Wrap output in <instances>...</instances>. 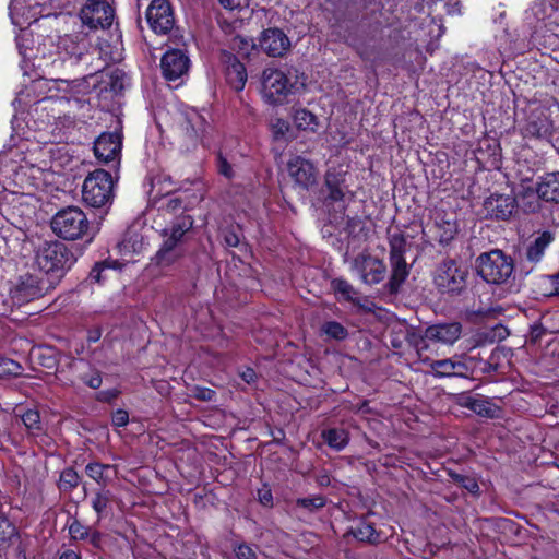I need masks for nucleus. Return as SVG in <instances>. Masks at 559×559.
<instances>
[{
  "label": "nucleus",
  "mask_w": 559,
  "mask_h": 559,
  "mask_svg": "<svg viewBox=\"0 0 559 559\" xmlns=\"http://www.w3.org/2000/svg\"><path fill=\"white\" fill-rule=\"evenodd\" d=\"M183 255L181 246H174V242H163L155 255V263L162 269L175 264Z\"/></svg>",
  "instance_id": "27"
},
{
  "label": "nucleus",
  "mask_w": 559,
  "mask_h": 559,
  "mask_svg": "<svg viewBox=\"0 0 559 559\" xmlns=\"http://www.w3.org/2000/svg\"><path fill=\"white\" fill-rule=\"evenodd\" d=\"M35 261L38 269L55 282L62 277L74 260L66 245L56 240L43 243L36 252Z\"/></svg>",
  "instance_id": "3"
},
{
  "label": "nucleus",
  "mask_w": 559,
  "mask_h": 559,
  "mask_svg": "<svg viewBox=\"0 0 559 559\" xmlns=\"http://www.w3.org/2000/svg\"><path fill=\"white\" fill-rule=\"evenodd\" d=\"M324 441L334 450L341 451L348 443V433L344 429L332 428L322 432Z\"/></svg>",
  "instance_id": "32"
},
{
  "label": "nucleus",
  "mask_w": 559,
  "mask_h": 559,
  "mask_svg": "<svg viewBox=\"0 0 559 559\" xmlns=\"http://www.w3.org/2000/svg\"><path fill=\"white\" fill-rule=\"evenodd\" d=\"M548 281L552 286L550 295H559V272L555 275L549 276Z\"/></svg>",
  "instance_id": "57"
},
{
  "label": "nucleus",
  "mask_w": 559,
  "mask_h": 559,
  "mask_svg": "<svg viewBox=\"0 0 559 559\" xmlns=\"http://www.w3.org/2000/svg\"><path fill=\"white\" fill-rule=\"evenodd\" d=\"M287 171L294 182L301 189L308 190L317 183L318 171L307 158L294 155L287 162Z\"/></svg>",
  "instance_id": "16"
},
{
  "label": "nucleus",
  "mask_w": 559,
  "mask_h": 559,
  "mask_svg": "<svg viewBox=\"0 0 559 559\" xmlns=\"http://www.w3.org/2000/svg\"><path fill=\"white\" fill-rule=\"evenodd\" d=\"M389 242L390 263L392 269L390 287L391 290L396 292L409 274V267L404 258L406 239L401 233H393L390 235Z\"/></svg>",
  "instance_id": "12"
},
{
  "label": "nucleus",
  "mask_w": 559,
  "mask_h": 559,
  "mask_svg": "<svg viewBox=\"0 0 559 559\" xmlns=\"http://www.w3.org/2000/svg\"><path fill=\"white\" fill-rule=\"evenodd\" d=\"M269 127L274 141H286L289 139L292 127L287 120L274 117L270 120Z\"/></svg>",
  "instance_id": "33"
},
{
  "label": "nucleus",
  "mask_w": 559,
  "mask_h": 559,
  "mask_svg": "<svg viewBox=\"0 0 559 559\" xmlns=\"http://www.w3.org/2000/svg\"><path fill=\"white\" fill-rule=\"evenodd\" d=\"M87 538H90L91 543L94 546H98L100 535H99V533L94 532V533L90 534V536Z\"/></svg>",
  "instance_id": "63"
},
{
  "label": "nucleus",
  "mask_w": 559,
  "mask_h": 559,
  "mask_svg": "<svg viewBox=\"0 0 559 559\" xmlns=\"http://www.w3.org/2000/svg\"><path fill=\"white\" fill-rule=\"evenodd\" d=\"M79 17L88 32H106L114 25L115 10L109 0H87L81 8Z\"/></svg>",
  "instance_id": "7"
},
{
  "label": "nucleus",
  "mask_w": 559,
  "mask_h": 559,
  "mask_svg": "<svg viewBox=\"0 0 559 559\" xmlns=\"http://www.w3.org/2000/svg\"><path fill=\"white\" fill-rule=\"evenodd\" d=\"M224 62L226 63V78L231 87L236 91H242L247 83L246 67L237 59V57L224 53Z\"/></svg>",
  "instance_id": "23"
},
{
  "label": "nucleus",
  "mask_w": 559,
  "mask_h": 559,
  "mask_svg": "<svg viewBox=\"0 0 559 559\" xmlns=\"http://www.w3.org/2000/svg\"><path fill=\"white\" fill-rule=\"evenodd\" d=\"M129 247H132L133 251L138 252L143 248V241L142 239L138 241V236H135L134 239L133 237H130L129 239L123 240V242L119 245V250L121 252L128 250Z\"/></svg>",
  "instance_id": "51"
},
{
  "label": "nucleus",
  "mask_w": 559,
  "mask_h": 559,
  "mask_svg": "<svg viewBox=\"0 0 559 559\" xmlns=\"http://www.w3.org/2000/svg\"><path fill=\"white\" fill-rule=\"evenodd\" d=\"M109 499L110 495L108 491H100L95 495L92 500V507L98 515H100L106 510Z\"/></svg>",
  "instance_id": "46"
},
{
  "label": "nucleus",
  "mask_w": 559,
  "mask_h": 559,
  "mask_svg": "<svg viewBox=\"0 0 559 559\" xmlns=\"http://www.w3.org/2000/svg\"><path fill=\"white\" fill-rule=\"evenodd\" d=\"M307 78L297 69L287 72L266 68L261 74V96L270 105H283L286 98L306 88Z\"/></svg>",
  "instance_id": "2"
},
{
  "label": "nucleus",
  "mask_w": 559,
  "mask_h": 559,
  "mask_svg": "<svg viewBox=\"0 0 559 559\" xmlns=\"http://www.w3.org/2000/svg\"><path fill=\"white\" fill-rule=\"evenodd\" d=\"M114 178L108 171L95 169L83 181L82 200L94 209L107 207L114 200Z\"/></svg>",
  "instance_id": "4"
},
{
  "label": "nucleus",
  "mask_w": 559,
  "mask_h": 559,
  "mask_svg": "<svg viewBox=\"0 0 559 559\" xmlns=\"http://www.w3.org/2000/svg\"><path fill=\"white\" fill-rule=\"evenodd\" d=\"M110 468L109 465L100 464V463H90L86 465V474L92 479H94L97 483H105L106 476L105 472H107Z\"/></svg>",
  "instance_id": "39"
},
{
  "label": "nucleus",
  "mask_w": 559,
  "mask_h": 559,
  "mask_svg": "<svg viewBox=\"0 0 559 559\" xmlns=\"http://www.w3.org/2000/svg\"><path fill=\"white\" fill-rule=\"evenodd\" d=\"M102 337V330L96 328L95 330H91L87 335V340L91 343L97 342Z\"/></svg>",
  "instance_id": "60"
},
{
  "label": "nucleus",
  "mask_w": 559,
  "mask_h": 559,
  "mask_svg": "<svg viewBox=\"0 0 559 559\" xmlns=\"http://www.w3.org/2000/svg\"><path fill=\"white\" fill-rule=\"evenodd\" d=\"M297 506L309 511H316L325 506V499L321 496L301 498L297 500Z\"/></svg>",
  "instance_id": "42"
},
{
  "label": "nucleus",
  "mask_w": 559,
  "mask_h": 559,
  "mask_svg": "<svg viewBox=\"0 0 559 559\" xmlns=\"http://www.w3.org/2000/svg\"><path fill=\"white\" fill-rule=\"evenodd\" d=\"M17 48L24 60L36 57L34 52V37H17Z\"/></svg>",
  "instance_id": "41"
},
{
  "label": "nucleus",
  "mask_w": 559,
  "mask_h": 559,
  "mask_svg": "<svg viewBox=\"0 0 559 559\" xmlns=\"http://www.w3.org/2000/svg\"><path fill=\"white\" fill-rule=\"evenodd\" d=\"M99 58L105 64L116 63L123 59V43L121 37H99L97 44Z\"/></svg>",
  "instance_id": "22"
},
{
  "label": "nucleus",
  "mask_w": 559,
  "mask_h": 559,
  "mask_svg": "<svg viewBox=\"0 0 559 559\" xmlns=\"http://www.w3.org/2000/svg\"><path fill=\"white\" fill-rule=\"evenodd\" d=\"M293 121L297 129L308 132H317L319 128L318 117L306 108H297L293 112Z\"/></svg>",
  "instance_id": "28"
},
{
  "label": "nucleus",
  "mask_w": 559,
  "mask_h": 559,
  "mask_svg": "<svg viewBox=\"0 0 559 559\" xmlns=\"http://www.w3.org/2000/svg\"><path fill=\"white\" fill-rule=\"evenodd\" d=\"M353 535L355 538L361 542L376 543L379 540V534L372 526V524L368 522H360L357 527L353 531Z\"/></svg>",
  "instance_id": "35"
},
{
  "label": "nucleus",
  "mask_w": 559,
  "mask_h": 559,
  "mask_svg": "<svg viewBox=\"0 0 559 559\" xmlns=\"http://www.w3.org/2000/svg\"><path fill=\"white\" fill-rule=\"evenodd\" d=\"M240 376H241L242 380L248 384L253 383L257 379V373L251 368H247L245 371L241 372Z\"/></svg>",
  "instance_id": "56"
},
{
  "label": "nucleus",
  "mask_w": 559,
  "mask_h": 559,
  "mask_svg": "<svg viewBox=\"0 0 559 559\" xmlns=\"http://www.w3.org/2000/svg\"><path fill=\"white\" fill-rule=\"evenodd\" d=\"M233 47L237 49L239 57L248 59L254 58L261 52L257 37H234Z\"/></svg>",
  "instance_id": "29"
},
{
  "label": "nucleus",
  "mask_w": 559,
  "mask_h": 559,
  "mask_svg": "<svg viewBox=\"0 0 559 559\" xmlns=\"http://www.w3.org/2000/svg\"><path fill=\"white\" fill-rule=\"evenodd\" d=\"M189 67V57L180 49L167 50L160 60L163 76L168 82L176 81L187 74Z\"/></svg>",
  "instance_id": "18"
},
{
  "label": "nucleus",
  "mask_w": 559,
  "mask_h": 559,
  "mask_svg": "<svg viewBox=\"0 0 559 559\" xmlns=\"http://www.w3.org/2000/svg\"><path fill=\"white\" fill-rule=\"evenodd\" d=\"M218 2L228 10H235L241 5V0H218Z\"/></svg>",
  "instance_id": "58"
},
{
  "label": "nucleus",
  "mask_w": 559,
  "mask_h": 559,
  "mask_svg": "<svg viewBox=\"0 0 559 559\" xmlns=\"http://www.w3.org/2000/svg\"><path fill=\"white\" fill-rule=\"evenodd\" d=\"M473 412L485 417H495L497 408L488 401L483 399L473 400L469 404Z\"/></svg>",
  "instance_id": "38"
},
{
  "label": "nucleus",
  "mask_w": 559,
  "mask_h": 559,
  "mask_svg": "<svg viewBox=\"0 0 559 559\" xmlns=\"http://www.w3.org/2000/svg\"><path fill=\"white\" fill-rule=\"evenodd\" d=\"M53 285L50 278L39 277L35 274H25L20 277L13 294L20 302H28L44 296Z\"/></svg>",
  "instance_id": "13"
},
{
  "label": "nucleus",
  "mask_w": 559,
  "mask_h": 559,
  "mask_svg": "<svg viewBox=\"0 0 559 559\" xmlns=\"http://www.w3.org/2000/svg\"><path fill=\"white\" fill-rule=\"evenodd\" d=\"M122 133L120 131L104 132L94 142V154L98 162L117 165L120 162Z\"/></svg>",
  "instance_id": "14"
},
{
  "label": "nucleus",
  "mask_w": 559,
  "mask_h": 559,
  "mask_svg": "<svg viewBox=\"0 0 559 559\" xmlns=\"http://www.w3.org/2000/svg\"><path fill=\"white\" fill-rule=\"evenodd\" d=\"M321 331L328 337L342 341L348 335L347 330L336 321H328L321 326Z\"/></svg>",
  "instance_id": "36"
},
{
  "label": "nucleus",
  "mask_w": 559,
  "mask_h": 559,
  "mask_svg": "<svg viewBox=\"0 0 559 559\" xmlns=\"http://www.w3.org/2000/svg\"><path fill=\"white\" fill-rule=\"evenodd\" d=\"M21 366L12 359H0V378L8 376H19Z\"/></svg>",
  "instance_id": "44"
},
{
  "label": "nucleus",
  "mask_w": 559,
  "mask_h": 559,
  "mask_svg": "<svg viewBox=\"0 0 559 559\" xmlns=\"http://www.w3.org/2000/svg\"><path fill=\"white\" fill-rule=\"evenodd\" d=\"M261 51L269 57H282L289 50L292 43L289 37H257Z\"/></svg>",
  "instance_id": "25"
},
{
  "label": "nucleus",
  "mask_w": 559,
  "mask_h": 559,
  "mask_svg": "<svg viewBox=\"0 0 559 559\" xmlns=\"http://www.w3.org/2000/svg\"><path fill=\"white\" fill-rule=\"evenodd\" d=\"M258 498H259V501L265 506V507H270L272 506V502H273V496H272V492H271V489L267 488L266 486L259 489L258 491Z\"/></svg>",
  "instance_id": "52"
},
{
  "label": "nucleus",
  "mask_w": 559,
  "mask_h": 559,
  "mask_svg": "<svg viewBox=\"0 0 559 559\" xmlns=\"http://www.w3.org/2000/svg\"><path fill=\"white\" fill-rule=\"evenodd\" d=\"M80 477L73 468L62 471L59 478V488L63 491H70L79 485Z\"/></svg>",
  "instance_id": "37"
},
{
  "label": "nucleus",
  "mask_w": 559,
  "mask_h": 559,
  "mask_svg": "<svg viewBox=\"0 0 559 559\" xmlns=\"http://www.w3.org/2000/svg\"><path fill=\"white\" fill-rule=\"evenodd\" d=\"M146 19L151 29L159 35H166L174 27L171 7L166 0H153L146 10Z\"/></svg>",
  "instance_id": "15"
},
{
  "label": "nucleus",
  "mask_w": 559,
  "mask_h": 559,
  "mask_svg": "<svg viewBox=\"0 0 559 559\" xmlns=\"http://www.w3.org/2000/svg\"><path fill=\"white\" fill-rule=\"evenodd\" d=\"M523 118L519 120V128L525 138H547L551 134L552 121L549 108L536 103L530 104Z\"/></svg>",
  "instance_id": "9"
},
{
  "label": "nucleus",
  "mask_w": 559,
  "mask_h": 559,
  "mask_svg": "<svg viewBox=\"0 0 559 559\" xmlns=\"http://www.w3.org/2000/svg\"><path fill=\"white\" fill-rule=\"evenodd\" d=\"M24 0H11L9 5L10 16L14 24L22 25L21 17L24 16Z\"/></svg>",
  "instance_id": "48"
},
{
  "label": "nucleus",
  "mask_w": 559,
  "mask_h": 559,
  "mask_svg": "<svg viewBox=\"0 0 559 559\" xmlns=\"http://www.w3.org/2000/svg\"><path fill=\"white\" fill-rule=\"evenodd\" d=\"M346 171L338 168H330L325 174V185L329 189V198L333 201H342L345 197Z\"/></svg>",
  "instance_id": "24"
},
{
  "label": "nucleus",
  "mask_w": 559,
  "mask_h": 559,
  "mask_svg": "<svg viewBox=\"0 0 559 559\" xmlns=\"http://www.w3.org/2000/svg\"><path fill=\"white\" fill-rule=\"evenodd\" d=\"M22 421L28 430H39L40 417L39 413L34 409H28L22 415Z\"/></svg>",
  "instance_id": "45"
},
{
  "label": "nucleus",
  "mask_w": 559,
  "mask_h": 559,
  "mask_svg": "<svg viewBox=\"0 0 559 559\" xmlns=\"http://www.w3.org/2000/svg\"><path fill=\"white\" fill-rule=\"evenodd\" d=\"M225 242L229 247H237L238 243H239V238H238V236L235 233H227L225 235Z\"/></svg>",
  "instance_id": "59"
},
{
  "label": "nucleus",
  "mask_w": 559,
  "mask_h": 559,
  "mask_svg": "<svg viewBox=\"0 0 559 559\" xmlns=\"http://www.w3.org/2000/svg\"><path fill=\"white\" fill-rule=\"evenodd\" d=\"M15 535V526L7 518L0 516V554L9 547Z\"/></svg>",
  "instance_id": "34"
},
{
  "label": "nucleus",
  "mask_w": 559,
  "mask_h": 559,
  "mask_svg": "<svg viewBox=\"0 0 559 559\" xmlns=\"http://www.w3.org/2000/svg\"><path fill=\"white\" fill-rule=\"evenodd\" d=\"M84 382L92 389H98L102 385V377L99 372H95L88 379H84Z\"/></svg>",
  "instance_id": "55"
},
{
  "label": "nucleus",
  "mask_w": 559,
  "mask_h": 559,
  "mask_svg": "<svg viewBox=\"0 0 559 559\" xmlns=\"http://www.w3.org/2000/svg\"><path fill=\"white\" fill-rule=\"evenodd\" d=\"M180 204L181 202L177 198H173L169 200V206H171L173 209L180 206Z\"/></svg>",
  "instance_id": "64"
},
{
  "label": "nucleus",
  "mask_w": 559,
  "mask_h": 559,
  "mask_svg": "<svg viewBox=\"0 0 559 559\" xmlns=\"http://www.w3.org/2000/svg\"><path fill=\"white\" fill-rule=\"evenodd\" d=\"M462 325L459 322L439 323L425 330L424 338L444 345L454 344L461 336Z\"/></svg>",
  "instance_id": "20"
},
{
  "label": "nucleus",
  "mask_w": 559,
  "mask_h": 559,
  "mask_svg": "<svg viewBox=\"0 0 559 559\" xmlns=\"http://www.w3.org/2000/svg\"><path fill=\"white\" fill-rule=\"evenodd\" d=\"M112 425L116 427H124L129 423V414L124 409H117L112 414Z\"/></svg>",
  "instance_id": "50"
},
{
  "label": "nucleus",
  "mask_w": 559,
  "mask_h": 559,
  "mask_svg": "<svg viewBox=\"0 0 559 559\" xmlns=\"http://www.w3.org/2000/svg\"><path fill=\"white\" fill-rule=\"evenodd\" d=\"M468 270L455 260H445L435 270L433 283L442 294H459L465 285Z\"/></svg>",
  "instance_id": "8"
},
{
  "label": "nucleus",
  "mask_w": 559,
  "mask_h": 559,
  "mask_svg": "<svg viewBox=\"0 0 559 559\" xmlns=\"http://www.w3.org/2000/svg\"><path fill=\"white\" fill-rule=\"evenodd\" d=\"M452 478L456 484L461 485L463 488H465L471 493H477L479 491V486H478L477 481L475 480V478H473V477L460 475V474H452Z\"/></svg>",
  "instance_id": "43"
},
{
  "label": "nucleus",
  "mask_w": 559,
  "mask_h": 559,
  "mask_svg": "<svg viewBox=\"0 0 559 559\" xmlns=\"http://www.w3.org/2000/svg\"><path fill=\"white\" fill-rule=\"evenodd\" d=\"M178 122L190 146L206 144L210 124L205 117L193 108H183L178 112Z\"/></svg>",
  "instance_id": "11"
},
{
  "label": "nucleus",
  "mask_w": 559,
  "mask_h": 559,
  "mask_svg": "<svg viewBox=\"0 0 559 559\" xmlns=\"http://www.w3.org/2000/svg\"><path fill=\"white\" fill-rule=\"evenodd\" d=\"M5 166L12 173L13 180L23 185H36L41 174L48 168L47 152L37 143L21 142L10 150Z\"/></svg>",
  "instance_id": "1"
},
{
  "label": "nucleus",
  "mask_w": 559,
  "mask_h": 559,
  "mask_svg": "<svg viewBox=\"0 0 559 559\" xmlns=\"http://www.w3.org/2000/svg\"><path fill=\"white\" fill-rule=\"evenodd\" d=\"M333 289L336 294L341 295L344 299H353L355 293L354 287L345 280L336 278L332 282Z\"/></svg>",
  "instance_id": "40"
},
{
  "label": "nucleus",
  "mask_w": 559,
  "mask_h": 559,
  "mask_svg": "<svg viewBox=\"0 0 559 559\" xmlns=\"http://www.w3.org/2000/svg\"><path fill=\"white\" fill-rule=\"evenodd\" d=\"M108 267L109 265H107L106 263L96 264L90 273V278L94 282L99 283L103 280V272Z\"/></svg>",
  "instance_id": "53"
},
{
  "label": "nucleus",
  "mask_w": 559,
  "mask_h": 559,
  "mask_svg": "<svg viewBox=\"0 0 559 559\" xmlns=\"http://www.w3.org/2000/svg\"><path fill=\"white\" fill-rule=\"evenodd\" d=\"M353 270L359 275L364 283L373 285L384 278L386 267L382 260L370 254L361 253L354 259Z\"/></svg>",
  "instance_id": "17"
},
{
  "label": "nucleus",
  "mask_w": 559,
  "mask_h": 559,
  "mask_svg": "<svg viewBox=\"0 0 559 559\" xmlns=\"http://www.w3.org/2000/svg\"><path fill=\"white\" fill-rule=\"evenodd\" d=\"M69 534L75 540H83L90 536L88 527H86L79 521H73L70 524Z\"/></svg>",
  "instance_id": "47"
},
{
  "label": "nucleus",
  "mask_w": 559,
  "mask_h": 559,
  "mask_svg": "<svg viewBox=\"0 0 559 559\" xmlns=\"http://www.w3.org/2000/svg\"><path fill=\"white\" fill-rule=\"evenodd\" d=\"M515 207V198L509 194H492L484 202V209L487 216L497 219L509 218Z\"/></svg>",
  "instance_id": "21"
},
{
  "label": "nucleus",
  "mask_w": 559,
  "mask_h": 559,
  "mask_svg": "<svg viewBox=\"0 0 559 559\" xmlns=\"http://www.w3.org/2000/svg\"><path fill=\"white\" fill-rule=\"evenodd\" d=\"M424 348H418L417 354L430 370L429 373L436 378L466 377L475 367V359L467 356H453L447 359L432 360L424 356Z\"/></svg>",
  "instance_id": "10"
},
{
  "label": "nucleus",
  "mask_w": 559,
  "mask_h": 559,
  "mask_svg": "<svg viewBox=\"0 0 559 559\" xmlns=\"http://www.w3.org/2000/svg\"><path fill=\"white\" fill-rule=\"evenodd\" d=\"M218 170L223 176H225L227 178L233 177L231 165L222 156L218 157Z\"/></svg>",
  "instance_id": "54"
},
{
  "label": "nucleus",
  "mask_w": 559,
  "mask_h": 559,
  "mask_svg": "<svg viewBox=\"0 0 559 559\" xmlns=\"http://www.w3.org/2000/svg\"><path fill=\"white\" fill-rule=\"evenodd\" d=\"M51 227L59 237L67 240H76L88 235L90 221L80 207L67 206L56 213Z\"/></svg>",
  "instance_id": "5"
},
{
  "label": "nucleus",
  "mask_w": 559,
  "mask_h": 559,
  "mask_svg": "<svg viewBox=\"0 0 559 559\" xmlns=\"http://www.w3.org/2000/svg\"><path fill=\"white\" fill-rule=\"evenodd\" d=\"M526 190L523 198H535V193L539 199L547 202H559V173L546 174L542 177L536 188L531 183L524 187Z\"/></svg>",
  "instance_id": "19"
},
{
  "label": "nucleus",
  "mask_w": 559,
  "mask_h": 559,
  "mask_svg": "<svg viewBox=\"0 0 559 559\" xmlns=\"http://www.w3.org/2000/svg\"><path fill=\"white\" fill-rule=\"evenodd\" d=\"M477 269L479 275L491 284L506 283L514 271L511 258L500 250L480 254L477 259Z\"/></svg>",
  "instance_id": "6"
},
{
  "label": "nucleus",
  "mask_w": 559,
  "mask_h": 559,
  "mask_svg": "<svg viewBox=\"0 0 559 559\" xmlns=\"http://www.w3.org/2000/svg\"><path fill=\"white\" fill-rule=\"evenodd\" d=\"M213 396H214V391H212L210 389H201L200 393L198 394V397H200L204 401H210V400H212Z\"/></svg>",
  "instance_id": "61"
},
{
  "label": "nucleus",
  "mask_w": 559,
  "mask_h": 559,
  "mask_svg": "<svg viewBox=\"0 0 559 559\" xmlns=\"http://www.w3.org/2000/svg\"><path fill=\"white\" fill-rule=\"evenodd\" d=\"M552 241L550 233L545 231L538 236L535 241L528 247L526 257L531 262H538L544 255L545 249Z\"/></svg>",
  "instance_id": "31"
},
{
  "label": "nucleus",
  "mask_w": 559,
  "mask_h": 559,
  "mask_svg": "<svg viewBox=\"0 0 559 559\" xmlns=\"http://www.w3.org/2000/svg\"><path fill=\"white\" fill-rule=\"evenodd\" d=\"M151 198L156 200L163 195H169L176 190L175 183L167 175H158L152 179L151 182Z\"/></svg>",
  "instance_id": "30"
},
{
  "label": "nucleus",
  "mask_w": 559,
  "mask_h": 559,
  "mask_svg": "<svg viewBox=\"0 0 559 559\" xmlns=\"http://www.w3.org/2000/svg\"><path fill=\"white\" fill-rule=\"evenodd\" d=\"M59 559H81V557L73 550H66L60 555Z\"/></svg>",
  "instance_id": "62"
},
{
  "label": "nucleus",
  "mask_w": 559,
  "mask_h": 559,
  "mask_svg": "<svg viewBox=\"0 0 559 559\" xmlns=\"http://www.w3.org/2000/svg\"><path fill=\"white\" fill-rule=\"evenodd\" d=\"M235 552L238 559H257L255 551L250 546L245 544L239 545Z\"/></svg>",
  "instance_id": "49"
},
{
  "label": "nucleus",
  "mask_w": 559,
  "mask_h": 559,
  "mask_svg": "<svg viewBox=\"0 0 559 559\" xmlns=\"http://www.w3.org/2000/svg\"><path fill=\"white\" fill-rule=\"evenodd\" d=\"M193 219L191 216L177 217L171 227L164 230L163 242H174V246H180L183 235L192 228Z\"/></svg>",
  "instance_id": "26"
}]
</instances>
